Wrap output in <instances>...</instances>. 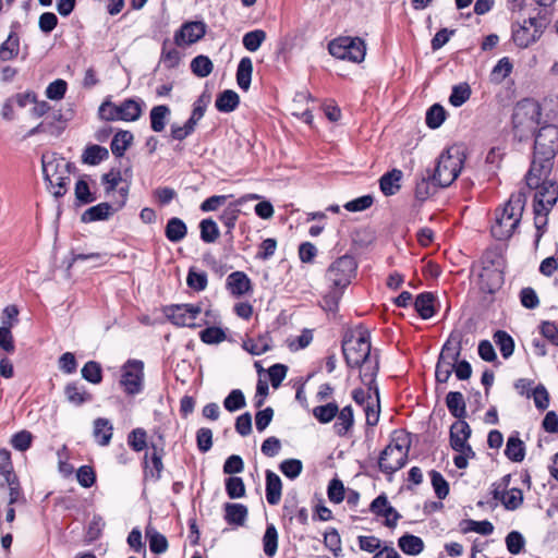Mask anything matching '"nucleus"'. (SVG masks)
Listing matches in <instances>:
<instances>
[{"label":"nucleus","instance_id":"obj_1","mask_svg":"<svg viewBox=\"0 0 558 558\" xmlns=\"http://www.w3.org/2000/svg\"><path fill=\"white\" fill-rule=\"evenodd\" d=\"M342 352L349 367L360 369V377L372 389L379 369L378 355L372 352L371 333L367 329H354L342 343Z\"/></svg>","mask_w":558,"mask_h":558},{"label":"nucleus","instance_id":"obj_2","mask_svg":"<svg viewBox=\"0 0 558 558\" xmlns=\"http://www.w3.org/2000/svg\"><path fill=\"white\" fill-rule=\"evenodd\" d=\"M525 206V196L522 193L512 194L504 206L495 211V219L490 227L493 236L499 241L507 240L518 228Z\"/></svg>","mask_w":558,"mask_h":558},{"label":"nucleus","instance_id":"obj_3","mask_svg":"<svg viewBox=\"0 0 558 558\" xmlns=\"http://www.w3.org/2000/svg\"><path fill=\"white\" fill-rule=\"evenodd\" d=\"M356 263L352 256L343 255L336 259L327 269L326 279L330 284V291L325 296L328 310L337 307L342 291L350 284L355 275Z\"/></svg>","mask_w":558,"mask_h":558},{"label":"nucleus","instance_id":"obj_4","mask_svg":"<svg viewBox=\"0 0 558 558\" xmlns=\"http://www.w3.org/2000/svg\"><path fill=\"white\" fill-rule=\"evenodd\" d=\"M465 161L462 146L452 145L440 154L430 177L434 184L447 187L459 177Z\"/></svg>","mask_w":558,"mask_h":558},{"label":"nucleus","instance_id":"obj_5","mask_svg":"<svg viewBox=\"0 0 558 558\" xmlns=\"http://www.w3.org/2000/svg\"><path fill=\"white\" fill-rule=\"evenodd\" d=\"M43 173L48 189L54 197L63 196L71 182V163L63 157L53 153L44 154L41 157Z\"/></svg>","mask_w":558,"mask_h":558},{"label":"nucleus","instance_id":"obj_6","mask_svg":"<svg viewBox=\"0 0 558 558\" xmlns=\"http://www.w3.org/2000/svg\"><path fill=\"white\" fill-rule=\"evenodd\" d=\"M549 170H542L538 167V161L535 158L532 161L531 169L526 175V183L531 189H536L534 195V206L539 209H545V214H548L553 206L558 199V186L556 182L550 180H544L539 182L542 177H547Z\"/></svg>","mask_w":558,"mask_h":558},{"label":"nucleus","instance_id":"obj_7","mask_svg":"<svg viewBox=\"0 0 558 558\" xmlns=\"http://www.w3.org/2000/svg\"><path fill=\"white\" fill-rule=\"evenodd\" d=\"M144 106L143 100L135 98L125 99L120 105L105 100L98 109V114L105 121L133 122L141 118Z\"/></svg>","mask_w":558,"mask_h":558},{"label":"nucleus","instance_id":"obj_8","mask_svg":"<svg viewBox=\"0 0 558 558\" xmlns=\"http://www.w3.org/2000/svg\"><path fill=\"white\" fill-rule=\"evenodd\" d=\"M539 117L541 109L536 101L532 99L519 101L512 114V123L517 136L522 140L532 134L539 123Z\"/></svg>","mask_w":558,"mask_h":558},{"label":"nucleus","instance_id":"obj_9","mask_svg":"<svg viewBox=\"0 0 558 558\" xmlns=\"http://www.w3.org/2000/svg\"><path fill=\"white\" fill-rule=\"evenodd\" d=\"M410 441L408 436L400 434L392 438L379 457V469L386 474H392L404 466L408 460Z\"/></svg>","mask_w":558,"mask_h":558},{"label":"nucleus","instance_id":"obj_10","mask_svg":"<svg viewBox=\"0 0 558 558\" xmlns=\"http://www.w3.org/2000/svg\"><path fill=\"white\" fill-rule=\"evenodd\" d=\"M471 436V428L469 424L463 420H458L450 427V445L457 454L453 459L454 465L458 469H465L468 466L469 459L474 458L475 453L468 440Z\"/></svg>","mask_w":558,"mask_h":558},{"label":"nucleus","instance_id":"obj_11","mask_svg":"<svg viewBox=\"0 0 558 558\" xmlns=\"http://www.w3.org/2000/svg\"><path fill=\"white\" fill-rule=\"evenodd\" d=\"M534 148L535 155L543 157L538 167L542 170H550V160L558 151V128L551 124L543 126L536 134Z\"/></svg>","mask_w":558,"mask_h":558},{"label":"nucleus","instance_id":"obj_12","mask_svg":"<svg viewBox=\"0 0 558 558\" xmlns=\"http://www.w3.org/2000/svg\"><path fill=\"white\" fill-rule=\"evenodd\" d=\"M329 52L335 58L360 63L366 54L365 43L359 37H339L328 46Z\"/></svg>","mask_w":558,"mask_h":558},{"label":"nucleus","instance_id":"obj_13","mask_svg":"<svg viewBox=\"0 0 558 558\" xmlns=\"http://www.w3.org/2000/svg\"><path fill=\"white\" fill-rule=\"evenodd\" d=\"M461 354V344L459 340H456L452 336L448 339V341L444 344L442 350L440 352L435 376L437 381L447 383L450 378L454 364L459 360Z\"/></svg>","mask_w":558,"mask_h":558},{"label":"nucleus","instance_id":"obj_14","mask_svg":"<svg viewBox=\"0 0 558 558\" xmlns=\"http://www.w3.org/2000/svg\"><path fill=\"white\" fill-rule=\"evenodd\" d=\"M544 28L536 17H529L522 23H513L511 37L519 48H527L536 43L543 35Z\"/></svg>","mask_w":558,"mask_h":558},{"label":"nucleus","instance_id":"obj_15","mask_svg":"<svg viewBox=\"0 0 558 558\" xmlns=\"http://www.w3.org/2000/svg\"><path fill=\"white\" fill-rule=\"evenodd\" d=\"M144 381V364L138 360L128 361L121 369L120 385L128 395L140 393Z\"/></svg>","mask_w":558,"mask_h":558},{"label":"nucleus","instance_id":"obj_16","mask_svg":"<svg viewBox=\"0 0 558 558\" xmlns=\"http://www.w3.org/2000/svg\"><path fill=\"white\" fill-rule=\"evenodd\" d=\"M511 476L505 475L498 483L494 484L493 497L499 500L507 510H517L523 504V493L519 488H508Z\"/></svg>","mask_w":558,"mask_h":558},{"label":"nucleus","instance_id":"obj_17","mask_svg":"<svg viewBox=\"0 0 558 558\" xmlns=\"http://www.w3.org/2000/svg\"><path fill=\"white\" fill-rule=\"evenodd\" d=\"M202 313L199 305L194 304H178L171 306L167 312V317L172 324L179 327L195 328L201 326L197 324V318Z\"/></svg>","mask_w":558,"mask_h":558},{"label":"nucleus","instance_id":"obj_18","mask_svg":"<svg viewBox=\"0 0 558 558\" xmlns=\"http://www.w3.org/2000/svg\"><path fill=\"white\" fill-rule=\"evenodd\" d=\"M128 193L129 189L121 187L119 191L120 197L117 201H114L112 204L100 203L96 206L88 208L83 214L82 219L84 221H97L108 219L116 210H119L124 206Z\"/></svg>","mask_w":558,"mask_h":558},{"label":"nucleus","instance_id":"obj_19","mask_svg":"<svg viewBox=\"0 0 558 558\" xmlns=\"http://www.w3.org/2000/svg\"><path fill=\"white\" fill-rule=\"evenodd\" d=\"M64 129L65 120L63 119L61 111L56 110L46 116L39 124L31 129L27 132V136H34L36 134L44 133L53 137H58L61 135Z\"/></svg>","mask_w":558,"mask_h":558},{"label":"nucleus","instance_id":"obj_20","mask_svg":"<svg viewBox=\"0 0 558 558\" xmlns=\"http://www.w3.org/2000/svg\"><path fill=\"white\" fill-rule=\"evenodd\" d=\"M205 33L206 25L203 22H187L174 35V43L178 46L192 45L203 38Z\"/></svg>","mask_w":558,"mask_h":558},{"label":"nucleus","instance_id":"obj_21","mask_svg":"<svg viewBox=\"0 0 558 558\" xmlns=\"http://www.w3.org/2000/svg\"><path fill=\"white\" fill-rule=\"evenodd\" d=\"M311 99L307 92H300L295 94L291 105L292 114L303 119L307 124L313 122L312 110L308 107Z\"/></svg>","mask_w":558,"mask_h":558},{"label":"nucleus","instance_id":"obj_22","mask_svg":"<svg viewBox=\"0 0 558 558\" xmlns=\"http://www.w3.org/2000/svg\"><path fill=\"white\" fill-rule=\"evenodd\" d=\"M227 288L234 295H243L251 290V280L242 271H234L227 278Z\"/></svg>","mask_w":558,"mask_h":558},{"label":"nucleus","instance_id":"obj_23","mask_svg":"<svg viewBox=\"0 0 558 558\" xmlns=\"http://www.w3.org/2000/svg\"><path fill=\"white\" fill-rule=\"evenodd\" d=\"M113 435V426L107 418L99 417L94 421L93 436L99 446L109 445Z\"/></svg>","mask_w":558,"mask_h":558},{"label":"nucleus","instance_id":"obj_24","mask_svg":"<svg viewBox=\"0 0 558 558\" xmlns=\"http://www.w3.org/2000/svg\"><path fill=\"white\" fill-rule=\"evenodd\" d=\"M402 179V171L399 169H393L387 173H385L380 180L379 185L381 192L386 196L395 195L401 187L400 181Z\"/></svg>","mask_w":558,"mask_h":558},{"label":"nucleus","instance_id":"obj_25","mask_svg":"<svg viewBox=\"0 0 558 558\" xmlns=\"http://www.w3.org/2000/svg\"><path fill=\"white\" fill-rule=\"evenodd\" d=\"M281 480L272 471L266 472V499L270 505H277L281 499Z\"/></svg>","mask_w":558,"mask_h":558},{"label":"nucleus","instance_id":"obj_26","mask_svg":"<svg viewBox=\"0 0 558 558\" xmlns=\"http://www.w3.org/2000/svg\"><path fill=\"white\" fill-rule=\"evenodd\" d=\"M225 519L229 524H235L239 526L244 525L248 510L247 507L242 504H226L225 505Z\"/></svg>","mask_w":558,"mask_h":558},{"label":"nucleus","instance_id":"obj_27","mask_svg":"<svg viewBox=\"0 0 558 558\" xmlns=\"http://www.w3.org/2000/svg\"><path fill=\"white\" fill-rule=\"evenodd\" d=\"M64 395L66 400L78 407L92 399V395L87 392L84 386L77 383H70L64 388Z\"/></svg>","mask_w":558,"mask_h":558},{"label":"nucleus","instance_id":"obj_28","mask_svg":"<svg viewBox=\"0 0 558 558\" xmlns=\"http://www.w3.org/2000/svg\"><path fill=\"white\" fill-rule=\"evenodd\" d=\"M399 548L407 555L417 556L424 550V542L421 537L405 534L398 539Z\"/></svg>","mask_w":558,"mask_h":558},{"label":"nucleus","instance_id":"obj_29","mask_svg":"<svg viewBox=\"0 0 558 558\" xmlns=\"http://www.w3.org/2000/svg\"><path fill=\"white\" fill-rule=\"evenodd\" d=\"M170 112V108L166 105H159L151 108L149 118L150 128L154 132H162L165 130Z\"/></svg>","mask_w":558,"mask_h":558},{"label":"nucleus","instance_id":"obj_30","mask_svg":"<svg viewBox=\"0 0 558 558\" xmlns=\"http://www.w3.org/2000/svg\"><path fill=\"white\" fill-rule=\"evenodd\" d=\"M337 421L333 425L335 432L339 436H344L351 429L354 423L353 410L350 405L344 407L341 411H338Z\"/></svg>","mask_w":558,"mask_h":558},{"label":"nucleus","instance_id":"obj_31","mask_svg":"<svg viewBox=\"0 0 558 558\" xmlns=\"http://www.w3.org/2000/svg\"><path fill=\"white\" fill-rule=\"evenodd\" d=\"M20 52V38L15 33H10L8 38L0 46V60L10 61Z\"/></svg>","mask_w":558,"mask_h":558},{"label":"nucleus","instance_id":"obj_32","mask_svg":"<svg viewBox=\"0 0 558 558\" xmlns=\"http://www.w3.org/2000/svg\"><path fill=\"white\" fill-rule=\"evenodd\" d=\"M253 73V62L248 57H244L240 60L236 71V82L240 88L247 90L251 85V78Z\"/></svg>","mask_w":558,"mask_h":558},{"label":"nucleus","instance_id":"obj_33","mask_svg":"<svg viewBox=\"0 0 558 558\" xmlns=\"http://www.w3.org/2000/svg\"><path fill=\"white\" fill-rule=\"evenodd\" d=\"M446 404L454 417L461 420L465 416V402L461 392L450 391L446 397Z\"/></svg>","mask_w":558,"mask_h":558},{"label":"nucleus","instance_id":"obj_34","mask_svg":"<svg viewBox=\"0 0 558 558\" xmlns=\"http://www.w3.org/2000/svg\"><path fill=\"white\" fill-rule=\"evenodd\" d=\"M109 157V151L106 147L100 145H89L85 148L82 155L84 163L96 166Z\"/></svg>","mask_w":558,"mask_h":558},{"label":"nucleus","instance_id":"obj_35","mask_svg":"<svg viewBox=\"0 0 558 558\" xmlns=\"http://www.w3.org/2000/svg\"><path fill=\"white\" fill-rule=\"evenodd\" d=\"M271 348V339L268 335L259 336L256 339L243 341V349L253 355H260Z\"/></svg>","mask_w":558,"mask_h":558},{"label":"nucleus","instance_id":"obj_36","mask_svg":"<svg viewBox=\"0 0 558 558\" xmlns=\"http://www.w3.org/2000/svg\"><path fill=\"white\" fill-rule=\"evenodd\" d=\"M240 101L239 95L231 89L223 90L216 99V108L220 112H231L235 110Z\"/></svg>","mask_w":558,"mask_h":558},{"label":"nucleus","instance_id":"obj_37","mask_svg":"<svg viewBox=\"0 0 558 558\" xmlns=\"http://www.w3.org/2000/svg\"><path fill=\"white\" fill-rule=\"evenodd\" d=\"M505 454L511 461L521 462L525 457L523 441L518 436H510L506 445Z\"/></svg>","mask_w":558,"mask_h":558},{"label":"nucleus","instance_id":"obj_38","mask_svg":"<svg viewBox=\"0 0 558 558\" xmlns=\"http://www.w3.org/2000/svg\"><path fill=\"white\" fill-rule=\"evenodd\" d=\"M263 549L267 557L272 558L278 550V532L274 524H268L263 536Z\"/></svg>","mask_w":558,"mask_h":558},{"label":"nucleus","instance_id":"obj_39","mask_svg":"<svg viewBox=\"0 0 558 558\" xmlns=\"http://www.w3.org/2000/svg\"><path fill=\"white\" fill-rule=\"evenodd\" d=\"M415 310L423 319L430 318L434 313V296L432 293H422L417 295L414 302Z\"/></svg>","mask_w":558,"mask_h":558},{"label":"nucleus","instance_id":"obj_40","mask_svg":"<svg viewBox=\"0 0 558 558\" xmlns=\"http://www.w3.org/2000/svg\"><path fill=\"white\" fill-rule=\"evenodd\" d=\"M133 141V134L129 131L118 132L111 142V151L114 156L121 157Z\"/></svg>","mask_w":558,"mask_h":558},{"label":"nucleus","instance_id":"obj_41","mask_svg":"<svg viewBox=\"0 0 558 558\" xmlns=\"http://www.w3.org/2000/svg\"><path fill=\"white\" fill-rule=\"evenodd\" d=\"M186 232L185 223L179 218H171L166 226V236L171 242H180Z\"/></svg>","mask_w":558,"mask_h":558},{"label":"nucleus","instance_id":"obj_42","mask_svg":"<svg viewBox=\"0 0 558 558\" xmlns=\"http://www.w3.org/2000/svg\"><path fill=\"white\" fill-rule=\"evenodd\" d=\"M1 486H8V488H9V496H8L9 506L25 504V497L22 493L17 477L7 481V482H0V487Z\"/></svg>","mask_w":558,"mask_h":558},{"label":"nucleus","instance_id":"obj_43","mask_svg":"<svg viewBox=\"0 0 558 558\" xmlns=\"http://www.w3.org/2000/svg\"><path fill=\"white\" fill-rule=\"evenodd\" d=\"M146 536L149 541V548L153 553L162 554L168 549L167 538L155 529L148 526L146 529Z\"/></svg>","mask_w":558,"mask_h":558},{"label":"nucleus","instance_id":"obj_44","mask_svg":"<svg viewBox=\"0 0 558 558\" xmlns=\"http://www.w3.org/2000/svg\"><path fill=\"white\" fill-rule=\"evenodd\" d=\"M213 69L214 64L207 56L199 54L191 61V70L198 77L208 76Z\"/></svg>","mask_w":558,"mask_h":558},{"label":"nucleus","instance_id":"obj_45","mask_svg":"<svg viewBox=\"0 0 558 558\" xmlns=\"http://www.w3.org/2000/svg\"><path fill=\"white\" fill-rule=\"evenodd\" d=\"M512 71V63L509 58H501L493 68L490 73V81L495 84H500Z\"/></svg>","mask_w":558,"mask_h":558},{"label":"nucleus","instance_id":"obj_46","mask_svg":"<svg viewBox=\"0 0 558 558\" xmlns=\"http://www.w3.org/2000/svg\"><path fill=\"white\" fill-rule=\"evenodd\" d=\"M266 39V32L263 29H254L243 36L242 43L246 50L257 51Z\"/></svg>","mask_w":558,"mask_h":558},{"label":"nucleus","instance_id":"obj_47","mask_svg":"<svg viewBox=\"0 0 558 558\" xmlns=\"http://www.w3.org/2000/svg\"><path fill=\"white\" fill-rule=\"evenodd\" d=\"M199 229L201 239L205 243H214L220 235L217 223L210 218L202 220L199 223Z\"/></svg>","mask_w":558,"mask_h":558},{"label":"nucleus","instance_id":"obj_48","mask_svg":"<svg viewBox=\"0 0 558 558\" xmlns=\"http://www.w3.org/2000/svg\"><path fill=\"white\" fill-rule=\"evenodd\" d=\"M494 340L498 345L501 355L505 359H508L509 356L512 355L514 350V342L513 339L506 331H497L494 336Z\"/></svg>","mask_w":558,"mask_h":558},{"label":"nucleus","instance_id":"obj_49","mask_svg":"<svg viewBox=\"0 0 558 558\" xmlns=\"http://www.w3.org/2000/svg\"><path fill=\"white\" fill-rule=\"evenodd\" d=\"M339 408L336 403L330 402L325 405H319L314 408L313 415L320 422V423H329L331 420L336 417L338 414Z\"/></svg>","mask_w":558,"mask_h":558},{"label":"nucleus","instance_id":"obj_50","mask_svg":"<svg viewBox=\"0 0 558 558\" xmlns=\"http://www.w3.org/2000/svg\"><path fill=\"white\" fill-rule=\"evenodd\" d=\"M367 387V390H364V389H355L353 391V399L354 401L362 405L363 409L365 408V405L367 403H373L375 402V400L378 399V389L375 385V383L372 385V389H369L368 386Z\"/></svg>","mask_w":558,"mask_h":558},{"label":"nucleus","instance_id":"obj_51","mask_svg":"<svg viewBox=\"0 0 558 558\" xmlns=\"http://www.w3.org/2000/svg\"><path fill=\"white\" fill-rule=\"evenodd\" d=\"M446 119V111L442 106L433 105L426 112V124L430 129L439 128Z\"/></svg>","mask_w":558,"mask_h":558},{"label":"nucleus","instance_id":"obj_52","mask_svg":"<svg viewBox=\"0 0 558 558\" xmlns=\"http://www.w3.org/2000/svg\"><path fill=\"white\" fill-rule=\"evenodd\" d=\"M122 181L123 180H122V175H121L120 171L111 170L110 172L105 173L101 177V183L105 186V192H106L107 196H110V194L113 193L117 189L119 192L120 189L122 187L121 186Z\"/></svg>","mask_w":558,"mask_h":558},{"label":"nucleus","instance_id":"obj_53","mask_svg":"<svg viewBox=\"0 0 558 558\" xmlns=\"http://www.w3.org/2000/svg\"><path fill=\"white\" fill-rule=\"evenodd\" d=\"M0 476L2 477L1 482H7L16 477L13 472L11 453L7 449L0 450Z\"/></svg>","mask_w":558,"mask_h":558},{"label":"nucleus","instance_id":"obj_54","mask_svg":"<svg viewBox=\"0 0 558 558\" xmlns=\"http://www.w3.org/2000/svg\"><path fill=\"white\" fill-rule=\"evenodd\" d=\"M13 324L9 320H3L0 327V348L8 353H12L15 349L11 328Z\"/></svg>","mask_w":558,"mask_h":558},{"label":"nucleus","instance_id":"obj_55","mask_svg":"<svg viewBox=\"0 0 558 558\" xmlns=\"http://www.w3.org/2000/svg\"><path fill=\"white\" fill-rule=\"evenodd\" d=\"M197 123L198 121L190 117L184 125L173 124L171 126V137L177 141H183L195 131Z\"/></svg>","mask_w":558,"mask_h":558},{"label":"nucleus","instance_id":"obj_56","mask_svg":"<svg viewBox=\"0 0 558 558\" xmlns=\"http://www.w3.org/2000/svg\"><path fill=\"white\" fill-rule=\"evenodd\" d=\"M481 280L482 282H484V280H489L490 283L486 287L484 286V283H482V289L489 292V293H493L495 290H497L500 286H501V282H502V277H501V274L500 271L496 270V269H485L481 275Z\"/></svg>","mask_w":558,"mask_h":558},{"label":"nucleus","instance_id":"obj_57","mask_svg":"<svg viewBox=\"0 0 558 558\" xmlns=\"http://www.w3.org/2000/svg\"><path fill=\"white\" fill-rule=\"evenodd\" d=\"M81 373L82 377L92 384H99L102 379L101 367L99 363L94 361L87 362Z\"/></svg>","mask_w":558,"mask_h":558},{"label":"nucleus","instance_id":"obj_58","mask_svg":"<svg viewBox=\"0 0 558 558\" xmlns=\"http://www.w3.org/2000/svg\"><path fill=\"white\" fill-rule=\"evenodd\" d=\"M201 340L206 344H218L226 340V332L219 327H208L201 331Z\"/></svg>","mask_w":558,"mask_h":558},{"label":"nucleus","instance_id":"obj_59","mask_svg":"<svg viewBox=\"0 0 558 558\" xmlns=\"http://www.w3.org/2000/svg\"><path fill=\"white\" fill-rule=\"evenodd\" d=\"M128 444L130 447L140 452L147 447V434L143 428L133 429L128 436Z\"/></svg>","mask_w":558,"mask_h":558},{"label":"nucleus","instance_id":"obj_60","mask_svg":"<svg viewBox=\"0 0 558 558\" xmlns=\"http://www.w3.org/2000/svg\"><path fill=\"white\" fill-rule=\"evenodd\" d=\"M68 89V84L64 80L58 78L51 82L46 88V97L50 100H61Z\"/></svg>","mask_w":558,"mask_h":558},{"label":"nucleus","instance_id":"obj_61","mask_svg":"<svg viewBox=\"0 0 558 558\" xmlns=\"http://www.w3.org/2000/svg\"><path fill=\"white\" fill-rule=\"evenodd\" d=\"M471 96V89L468 84H460L452 88L449 102L453 107L462 106Z\"/></svg>","mask_w":558,"mask_h":558},{"label":"nucleus","instance_id":"obj_62","mask_svg":"<svg viewBox=\"0 0 558 558\" xmlns=\"http://www.w3.org/2000/svg\"><path fill=\"white\" fill-rule=\"evenodd\" d=\"M225 408L229 412L238 411L245 407V397L240 389L232 390L223 401Z\"/></svg>","mask_w":558,"mask_h":558},{"label":"nucleus","instance_id":"obj_63","mask_svg":"<svg viewBox=\"0 0 558 558\" xmlns=\"http://www.w3.org/2000/svg\"><path fill=\"white\" fill-rule=\"evenodd\" d=\"M226 490L231 499L243 497L245 495V486L242 478L236 476L227 478Z\"/></svg>","mask_w":558,"mask_h":558},{"label":"nucleus","instance_id":"obj_64","mask_svg":"<svg viewBox=\"0 0 558 558\" xmlns=\"http://www.w3.org/2000/svg\"><path fill=\"white\" fill-rule=\"evenodd\" d=\"M430 480H432V485L434 487L436 496L439 499L446 498L449 494V484L444 478V476L437 471H432Z\"/></svg>","mask_w":558,"mask_h":558}]
</instances>
